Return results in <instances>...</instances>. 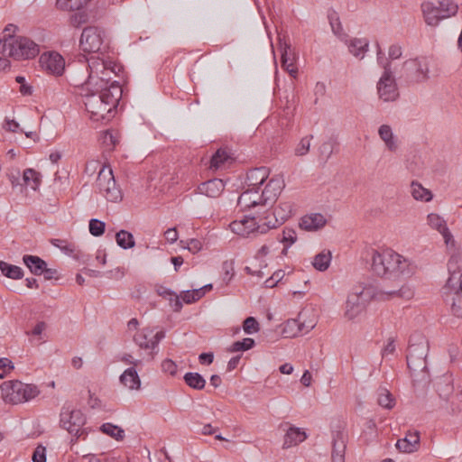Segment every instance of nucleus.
I'll list each match as a JSON object with an SVG mask.
<instances>
[{"mask_svg": "<svg viewBox=\"0 0 462 462\" xmlns=\"http://www.w3.org/2000/svg\"><path fill=\"white\" fill-rule=\"evenodd\" d=\"M413 291L409 286H402L399 290H388L385 286L380 289L372 284L359 283L355 285L347 296L345 317L348 319H356L372 300H389L392 299H411Z\"/></svg>", "mask_w": 462, "mask_h": 462, "instance_id": "1", "label": "nucleus"}, {"mask_svg": "<svg viewBox=\"0 0 462 462\" xmlns=\"http://www.w3.org/2000/svg\"><path fill=\"white\" fill-rule=\"evenodd\" d=\"M371 262L373 273L396 282L397 290L402 279L411 276L416 270L414 263L392 249L373 250Z\"/></svg>", "mask_w": 462, "mask_h": 462, "instance_id": "2", "label": "nucleus"}, {"mask_svg": "<svg viewBox=\"0 0 462 462\" xmlns=\"http://www.w3.org/2000/svg\"><path fill=\"white\" fill-rule=\"evenodd\" d=\"M80 95L84 97V105L91 119L95 122H108L116 114L122 88L120 86H115L112 89L106 90H87L83 82Z\"/></svg>", "mask_w": 462, "mask_h": 462, "instance_id": "3", "label": "nucleus"}, {"mask_svg": "<svg viewBox=\"0 0 462 462\" xmlns=\"http://www.w3.org/2000/svg\"><path fill=\"white\" fill-rule=\"evenodd\" d=\"M90 56L87 60L88 77L85 79L87 90H106L120 86L118 81L112 79V75L120 72L119 65L112 60H105V56Z\"/></svg>", "mask_w": 462, "mask_h": 462, "instance_id": "4", "label": "nucleus"}, {"mask_svg": "<svg viewBox=\"0 0 462 462\" xmlns=\"http://www.w3.org/2000/svg\"><path fill=\"white\" fill-rule=\"evenodd\" d=\"M429 349L428 339L420 332H414L411 336L406 361L414 383H428L430 381L426 361Z\"/></svg>", "mask_w": 462, "mask_h": 462, "instance_id": "5", "label": "nucleus"}, {"mask_svg": "<svg viewBox=\"0 0 462 462\" xmlns=\"http://www.w3.org/2000/svg\"><path fill=\"white\" fill-rule=\"evenodd\" d=\"M0 53L12 57L16 60H31L39 53V45L30 38L20 36L10 37L9 40L1 41Z\"/></svg>", "mask_w": 462, "mask_h": 462, "instance_id": "6", "label": "nucleus"}, {"mask_svg": "<svg viewBox=\"0 0 462 462\" xmlns=\"http://www.w3.org/2000/svg\"><path fill=\"white\" fill-rule=\"evenodd\" d=\"M377 60L383 69V73L377 82L378 96L383 101L396 100L399 96V92L397 83L395 82L391 70V63L383 62L382 59L383 52L379 44H377Z\"/></svg>", "mask_w": 462, "mask_h": 462, "instance_id": "7", "label": "nucleus"}, {"mask_svg": "<svg viewBox=\"0 0 462 462\" xmlns=\"http://www.w3.org/2000/svg\"><path fill=\"white\" fill-rule=\"evenodd\" d=\"M96 185L98 188L100 194H102L107 201L114 203L121 201L123 198L121 189L117 186L113 175V171L110 167H101L98 171Z\"/></svg>", "mask_w": 462, "mask_h": 462, "instance_id": "8", "label": "nucleus"}, {"mask_svg": "<svg viewBox=\"0 0 462 462\" xmlns=\"http://www.w3.org/2000/svg\"><path fill=\"white\" fill-rule=\"evenodd\" d=\"M86 423V418L78 409H70L69 406H63L60 412V425L67 431L79 439L84 433L82 428Z\"/></svg>", "mask_w": 462, "mask_h": 462, "instance_id": "9", "label": "nucleus"}, {"mask_svg": "<svg viewBox=\"0 0 462 462\" xmlns=\"http://www.w3.org/2000/svg\"><path fill=\"white\" fill-rule=\"evenodd\" d=\"M403 70L408 81L416 83L425 81L430 78V60L424 56L406 60L403 63Z\"/></svg>", "mask_w": 462, "mask_h": 462, "instance_id": "10", "label": "nucleus"}, {"mask_svg": "<svg viewBox=\"0 0 462 462\" xmlns=\"http://www.w3.org/2000/svg\"><path fill=\"white\" fill-rule=\"evenodd\" d=\"M79 46L85 52H101L104 46V30L95 26L84 28Z\"/></svg>", "mask_w": 462, "mask_h": 462, "instance_id": "11", "label": "nucleus"}, {"mask_svg": "<svg viewBox=\"0 0 462 462\" xmlns=\"http://www.w3.org/2000/svg\"><path fill=\"white\" fill-rule=\"evenodd\" d=\"M258 226L259 224L255 220V217H245L242 220H236L229 224L230 230L242 237H248L252 234H260Z\"/></svg>", "mask_w": 462, "mask_h": 462, "instance_id": "12", "label": "nucleus"}, {"mask_svg": "<svg viewBox=\"0 0 462 462\" xmlns=\"http://www.w3.org/2000/svg\"><path fill=\"white\" fill-rule=\"evenodd\" d=\"M284 187V180L282 178H272L266 183L261 195L262 205H272L276 201L282 189Z\"/></svg>", "mask_w": 462, "mask_h": 462, "instance_id": "13", "label": "nucleus"}, {"mask_svg": "<svg viewBox=\"0 0 462 462\" xmlns=\"http://www.w3.org/2000/svg\"><path fill=\"white\" fill-rule=\"evenodd\" d=\"M347 434L343 429L336 430L333 432L332 462H345Z\"/></svg>", "mask_w": 462, "mask_h": 462, "instance_id": "14", "label": "nucleus"}, {"mask_svg": "<svg viewBox=\"0 0 462 462\" xmlns=\"http://www.w3.org/2000/svg\"><path fill=\"white\" fill-rule=\"evenodd\" d=\"M39 62L42 69L55 75H60L64 71V59L56 52L41 55Z\"/></svg>", "mask_w": 462, "mask_h": 462, "instance_id": "15", "label": "nucleus"}, {"mask_svg": "<svg viewBox=\"0 0 462 462\" xmlns=\"http://www.w3.org/2000/svg\"><path fill=\"white\" fill-rule=\"evenodd\" d=\"M420 445V436L419 431H409L406 436L398 439L397 450L404 453H413L418 450Z\"/></svg>", "mask_w": 462, "mask_h": 462, "instance_id": "16", "label": "nucleus"}, {"mask_svg": "<svg viewBox=\"0 0 462 462\" xmlns=\"http://www.w3.org/2000/svg\"><path fill=\"white\" fill-rule=\"evenodd\" d=\"M422 14L426 23L430 26H437L439 22L447 19L442 17L443 13L440 11L438 5H435L432 2H424L420 5Z\"/></svg>", "mask_w": 462, "mask_h": 462, "instance_id": "17", "label": "nucleus"}, {"mask_svg": "<svg viewBox=\"0 0 462 462\" xmlns=\"http://www.w3.org/2000/svg\"><path fill=\"white\" fill-rule=\"evenodd\" d=\"M238 205L242 210L263 205L259 190L246 187L245 190L238 197Z\"/></svg>", "mask_w": 462, "mask_h": 462, "instance_id": "18", "label": "nucleus"}, {"mask_svg": "<svg viewBox=\"0 0 462 462\" xmlns=\"http://www.w3.org/2000/svg\"><path fill=\"white\" fill-rule=\"evenodd\" d=\"M269 177V170L265 167L254 168L249 170L246 173L245 185L255 189H260Z\"/></svg>", "mask_w": 462, "mask_h": 462, "instance_id": "19", "label": "nucleus"}, {"mask_svg": "<svg viewBox=\"0 0 462 462\" xmlns=\"http://www.w3.org/2000/svg\"><path fill=\"white\" fill-rule=\"evenodd\" d=\"M326 224V219L320 213H312L301 217L300 226L302 230L306 231H316Z\"/></svg>", "mask_w": 462, "mask_h": 462, "instance_id": "20", "label": "nucleus"}, {"mask_svg": "<svg viewBox=\"0 0 462 462\" xmlns=\"http://www.w3.org/2000/svg\"><path fill=\"white\" fill-rule=\"evenodd\" d=\"M281 61L282 68L289 72V74L295 78L298 70L295 68L294 60H295V53L291 51V45L284 43L281 46Z\"/></svg>", "mask_w": 462, "mask_h": 462, "instance_id": "21", "label": "nucleus"}, {"mask_svg": "<svg viewBox=\"0 0 462 462\" xmlns=\"http://www.w3.org/2000/svg\"><path fill=\"white\" fill-rule=\"evenodd\" d=\"M155 291L160 296L169 301L173 311L180 312L182 310L183 303L180 300V295L174 291L167 289L163 285H156Z\"/></svg>", "mask_w": 462, "mask_h": 462, "instance_id": "22", "label": "nucleus"}, {"mask_svg": "<svg viewBox=\"0 0 462 462\" xmlns=\"http://www.w3.org/2000/svg\"><path fill=\"white\" fill-rule=\"evenodd\" d=\"M225 185L221 179H212L201 183L199 187V192L207 197L217 198L222 194Z\"/></svg>", "mask_w": 462, "mask_h": 462, "instance_id": "23", "label": "nucleus"}, {"mask_svg": "<svg viewBox=\"0 0 462 462\" xmlns=\"http://www.w3.org/2000/svg\"><path fill=\"white\" fill-rule=\"evenodd\" d=\"M119 381L125 387L129 390H139L141 388V379L134 368L131 366L126 369L123 374L119 377Z\"/></svg>", "mask_w": 462, "mask_h": 462, "instance_id": "24", "label": "nucleus"}, {"mask_svg": "<svg viewBox=\"0 0 462 462\" xmlns=\"http://www.w3.org/2000/svg\"><path fill=\"white\" fill-rule=\"evenodd\" d=\"M378 134L390 152H396L398 150V140L393 134L391 125H381L378 129Z\"/></svg>", "mask_w": 462, "mask_h": 462, "instance_id": "25", "label": "nucleus"}, {"mask_svg": "<svg viewBox=\"0 0 462 462\" xmlns=\"http://www.w3.org/2000/svg\"><path fill=\"white\" fill-rule=\"evenodd\" d=\"M233 161V158L230 156V153L226 149L221 148L216 151L210 160L209 168L213 170H217L225 167L226 165H229Z\"/></svg>", "mask_w": 462, "mask_h": 462, "instance_id": "26", "label": "nucleus"}, {"mask_svg": "<svg viewBox=\"0 0 462 462\" xmlns=\"http://www.w3.org/2000/svg\"><path fill=\"white\" fill-rule=\"evenodd\" d=\"M306 438V433L301 431L300 428L290 427L284 437L283 448H289L302 443Z\"/></svg>", "mask_w": 462, "mask_h": 462, "instance_id": "27", "label": "nucleus"}, {"mask_svg": "<svg viewBox=\"0 0 462 462\" xmlns=\"http://www.w3.org/2000/svg\"><path fill=\"white\" fill-rule=\"evenodd\" d=\"M23 263L34 275H42L47 266L45 260L35 255H23Z\"/></svg>", "mask_w": 462, "mask_h": 462, "instance_id": "28", "label": "nucleus"}, {"mask_svg": "<svg viewBox=\"0 0 462 462\" xmlns=\"http://www.w3.org/2000/svg\"><path fill=\"white\" fill-rule=\"evenodd\" d=\"M211 288L212 284H206L197 290L184 291L180 295V300L187 304L196 302L205 295L206 291L211 290Z\"/></svg>", "mask_w": 462, "mask_h": 462, "instance_id": "29", "label": "nucleus"}, {"mask_svg": "<svg viewBox=\"0 0 462 462\" xmlns=\"http://www.w3.org/2000/svg\"><path fill=\"white\" fill-rule=\"evenodd\" d=\"M258 224L260 234H264L270 229L278 228V226L282 225L274 211L272 213H267L264 217L260 218Z\"/></svg>", "mask_w": 462, "mask_h": 462, "instance_id": "30", "label": "nucleus"}, {"mask_svg": "<svg viewBox=\"0 0 462 462\" xmlns=\"http://www.w3.org/2000/svg\"><path fill=\"white\" fill-rule=\"evenodd\" d=\"M369 42L365 38H354L348 45L349 52L363 59L368 50Z\"/></svg>", "mask_w": 462, "mask_h": 462, "instance_id": "31", "label": "nucleus"}, {"mask_svg": "<svg viewBox=\"0 0 462 462\" xmlns=\"http://www.w3.org/2000/svg\"><path fill=\"white\" fill-rule=\"evenodd\" d=\"M51 243L55 247L62 250L65 254L76 259L80 258V250H79L75 245L69 244V242L63 239H52Z\"/></svg>", "mask_w": 462, "mask_h": 462, "instance_id": "32", "label": "nucleus"}, {"mask_svg": "<svg viewBox=\"0 0 462 462\" xmlns=\"http://www.w3.org/2000/svg\"><path fill=\"white\" fill-rule=\"evenodd\" d=\"M328 19L334 34L339 37L341 41H345L346 34L344 33L342 23L337 12L335 10L328 11Z\"/></svg>", "mask_w": 462, "mask_h": 462, "instance_id": "33", "label": "nucleus"}, {"mask_svg": "<svg viewBox=\"0 0 462 462\" xmlns=\"http://www.w3.org/2000/svg\"><path fill=\"white\" fill-rule=\"evenodd\" d=\"M331 259L332 255L330 251L323 250L313 258L312 265L319 272H325V270L328 268Z\"/></svg>", "mask_w": 462, "mask_h": 462, "instance_id": "34", "label": "nucleus"}, {"mask_svg": "<svg viewBox=\"0 0 462 462\" xmlns=\"http://www.w3.org/2000/svg\"><path fill=\"white\" fill-rule=\"evenodd\" d=\"M411 195L415 199H420V201L430 202L432 199V194L430 189L422 187L421 184L413 180L411 185Z\"/></svg>", "mask_w": 462, "mask_h": 462, "instance_id": "35", "label": "nucleus"}, {"mask_svg": "<svg viewBox=\"0 0 462 462\" xmlns=\"http://www.w3.org/2000/svg\"><path fill=\"white\" fill-rule=\"evenodd\" d=\"M183 380L189 386V388L195 390H202L206 385V380L199 373H186L183 376Z\"/></svg>", "mask_w": 462, "mask_h": 462, "instance_id": "36", "label": "nucleus"}, {"mask_svg": "<svg viewBox=\"0 0 462 462\" xmlns=\"http://www.w3.org/2000/svg\"><path fill=\"white\" fill-rule=\"evenodd\" d=\"M0 272L12 279H21L24 273L20 266L9 264L8 263L0 261Z\"/></svg>", "mask_w": 462, "mask_h": 462, "instance_id": "37", "label": "nucleus"}, {"mask_svg": "<svg viewBox=\"0 0 462 462\" xmlns=\"http://www.w3.org/2000/svg\"><path fill=\"white\" fill-rule=\"evenodd\" d=\"M116 239L119 247L129 249L134 247V237L127 230H119L116 235Z\"/></svg>", "mask_w": 462, "mask_h": 462, "instance_id": "38", "label": "nucleus"}, {"mask_svg": "<svg viewBox=\"0 0 462 462\" xmlns=\"http://www.w3.org/2000/svg\"><path fill=\"white\" fill-rule=\"evenodd\" d=\"M100 429L104 434L116 439L117 441H122L125 437V430L112 423H104Z\"/></svg>", "mask_w": 462, "mask_h": 462, "instance_id": "39", "label": "nucleus"}, {"mask_svg": "<svg viewBox=\"0 0 462 462\" xmlns=\"http://www.w3.org/2000/svg\"><path fill=\"white\" fill-rule=\"evenodd\" d=\"M437 5L443 13L442 17L449 18L454 16L458 10L457 4L454 0H438Z\"/></svg>", "mask_w": 462, "mask_h": 462, "instance_id": "40", "label": "nucleus"}, {"mask_svg": "<svg viewBox=\"0 0 462 462\" xmlns=\"http://www.w3.org/2000/svg\"><path fill=\"white\" fill-rule=\"evenodd\" d=\"M23 182L27 186H31L32 189H37L41 183V175L39 171L33 169H26L23 171Z\"/></svg>", "mask_w": 462, "mask_h": 462, "instance_id": "41", "label": "nucleus"}, {"mask_svg": "<svg viewBox=\"0 0 462 462\" xmlns=\"http://www.w3.org/2000/svg\"><path fill=\"white\" fill-rule=\"evenodd\" d=\"M254 346H255V340L252 337H245L242 340H237L236 342L233 343L228 348V352H245Z\"/></svg>", "mask_w": 462, "mask_h": 462, "instance_id": "42", "label": "nucleus"}, {"mask_svg": "<svg viewBox=\"0 0 462 462\" xmlns=\"http://www.w3.org/2000/svg\"><path fill=\"white\" fill-rule=\"evenodd\" d=\"M23 392L24 383L18 381L11 382L10 392L7 393L6 400L14 403L23 402V401H15L14 399L17 397H22Z\"/></svg>", "mask_w": 462, "mask_h": 462, "instance_id": "43", "label": "nucleus"}, {"mask_svg": "<svg viewBox=\"0 0 462 462\" xmlns=\"http://www.w3.org/2000/svg\"><path fill=\"white\" fill-rule=\"evenodd\" d=\"M336 144L337 142L333 138H329L322 143L319 147V157L324 161V162H328V160L332 156Z\"/></svg>", "mask_w": 462, "mask_h": 462, "instance_id": "44", "label": "nucleus"}, {"mask_svg": "<svg viewBox=\"0 0 462 462\" xmlns=\"http://www.w3.org/2000/svg\"><path fill=\"white\" fill-rule=\"evenodd\" d=\"M312 140V134L303 136L294 149V155L298 157L305 156L310 151Z\"/></svg>", "mask_w": 462, "mask_h": 462, "instance_id": "45", "label": "nucleus"}, {"mask_svg": "<svg viewBox=\"0 0 462 462\" xmlns=\"http://www.w3.org/2000/svg\"><path fill=\"white\" fill-rule=\"evenodd\" d=\"M428 224L430 228L441 233L447 226V221L438 213H430L427 217Z\"/></svg>", "mask_w": 462, "mask_h": 462, "instance_id": "46", "label": "nucleus"}, {"mask_svg": "<svg viewBox=\"0 0 462 462\" xmlns=\"http://www.w3.org/2000/svg\"><path fill=\"white\" fill-rule=\"evenodd\" d=\"M276 240L284 244L285 246L282 250V254H286L288 247L294 245L297 240L296 232L294 229L285 228L282 231V238L278 237Z\"/></svg>", "mask_w": 462, "mask_h": 462, "instance_id": "47", "label": "nucleus"}, {"mask_svg": "<svg viewBox=\"0 0 462 462\" xmlns=\"http://www.w3.org/2000/svg\"><path fill=\"white\" fill-rule=\"evenodd\" d=\"M274 212L280 223L282 224L291 217L292 213V204L290 202H282L275 208Z\"/></svg>", "mask_w": 462, "mask_h": 462, "instance_id": "48", "label": "nucleus"}, {"mask_svg": "<svg viewBox=\"0 0 462 462\" xmlns=\"http://www.w3.org/2000/svg\"><path fill=\"white\" fill-rule=\"evenodd\" d=\"M151 331H146V329H143L140 332H137L136 335L134 336V341L135 344L143 349H150L151 351V338H149Z\"/></svg>", "mask_w": 462, "mask_h": 462, "instance_id": "49", "label": "nucleus"}, {"mask_svg": "<svg viewBox=\"0 0 462 462\" xmlns=\"http://www.w3.org/2000/svg\"><path fill=\"white\" fill-rule=\"evenodd\" d=\"M297 327L298 330L297 332H294L291 337H295L298 332L303 333L308 332L311 330L315 327V323L312 321H310L309 323H306L305 321H300L297 319H292L291 321L287 322V327Z\"/></svg>", "mask_w": 462, "mask_h": 462, "instance_id": "50", "label": "nucleus"}, {"mask_svg": "<svg viewBox=\"0 0 462 462\" xmlns=\"http://www.w3.org/2000/svg\"><path fill=\"white\" fill-rule=\"evenodd\" d=\"M165 337V332L163 330H160L155 333L151 339V352H150V359L152 360L154 356L159 352V345L162 338Z\"/></svg>", "mask_w": 462, "mask_h": 462, "instance_id": "51", "label": "nucleus"}, {"mask_svg": "<svg viewBox=\"0 0 462 462\" xmlns=\"http://www.w3.org/2000/svg\"><path fill=\"white\" fill-rule=\"evenodd\" d=\"M38 394H39L38 388L36 386H34V384L24 383L23 396L17 397L14 400L15 401H23V402L29 401V400H32V399L35 398L36 396H38Z\"/></svg>", "mask_w": 462, "mask_h": 462, "instance_id": "52", "label": "nucleus"}, {"mask_svg": "<svg viewBox=\"0 0 462 462\" xmlns=\"http://www.w3.org/2000/svg\"><path fill=\"white\" fill-rule=\"evenodd\" d=\"M243 328L247 335H252L260 330V325L255 318L248 317L243 322Z\"/></svg>", "mask_w": 462, "mask_h": 462, "instance_id": "53", "label": "nucleus"}, {"mask_svg": "<svg viewBox=\"0 0 462 462\" xmlns=\"http://www.w3.org/2000/svg\"><path fill=\"white\" fill-rule=\"evenodd\" d=\"M105 223L104 221L98 220V219H91L89 221L88 225V230L89 232L95 236L96 237H98V236H101L105 232Z\"/></svg>", "mask_w": 462, "mask_h": 462, "instance_id": "54", "label": "nucleus"}, {"mask_svg": "<svg viewBox=\"0 0 462 462\" xmlns=\"http://www.w3.org/2000/svg\"><path fill=\"white\" fill-rule=\"evenodd\" d=\"M378 403L381 407L383 408H393L394 406V400L392 396V393L387 390H383L378 397Z\"/></svg>", "mask_w": 462, "mask_h": 462, "instance_id": "55", "label": "nucleus"}, {"mask_svg": "<svg viewBox=\"0 0 462 462\" xmlns=\"http://www.w3.org/2000/svg\"><path fill=\"white\" fill-rule=\"evenodd\" d=\"M451 310L456 317L462 318V293L460 291H456L453 294Z\"/></svg>", "mask_w": 462, "mask_h": 462, "instance_id": "56", "label": "nucleus"}, {"mask_svg": "<svg viewBox=\"0 0 462 462\" xmlns=\"http://www.w3.org/2000/svg\"><path fill=\"white\" fill-rule=\"evenodd\" d=\"M14 369V365L8 357L0 358V379L5 378L9 372Z\"/></svg>", "mask_w": 462, "mask_h": 462, "instance_id": "57", "label": "nucleus"}, {"mask_svg": "<svg viewBox=\"0 0 462 462\" xmlns=\"http://www.w3.org/2000/svg\"><path fill=\"white\" fill-rule=\"evenodd\" d=\"M440 234L445 240L446 246L448 249L454 250L456 248V241L454 239L453 234L448 228V226L444 227Z\"/></svg>", "mask_w": 462, "mask_h": 462, "instance_id": "58", "label": "nucleus"}, {"mask_svg": "<svg viewBox=\"0 0 462 462\" xmlns=\"http://www.w3.org/2000/svg\"><path fill=\"white\" fill-rule=\"evenodd\" d=\"M440 234L445 240L446 246L448 249L454 250L456 248V241L454 239L453 234L448 228V226L444 227Z\"/></svg>", "mask_w": 462, "mask_h": 462, "instance_id": "59", "label": "nucleus"}, {"mask_svg": "<svg viewBox=\"0 0 462 462\" xmlns=\"http://www.w3.org/2000/svg\"><path fill=\"white\" fill-rule=\"evenodd\" d=\"M15 81L21 85L19 90L23 96H32V86L26 84L24 77L17 76Z\"/></svg>", "mask_w": 462, "mask_h": 462, "instance_id": "60", "label": "nucleus"}, {"mask_svg": "<svg viewBox=\"0 0 462 462\" xmlns=\"http://www.w3.org/2000/svg\"><path fill=\"white\" fill-rule=\"evenodd\" d=\"M88 19V15L85 12H78L70 16V24L75 27H79Z\"/></svg>", "mask_w": 462, "mask_h": 462, "instance_id": "61", "label": "nucleus"}, {"mask_svg": "<svg viewBox=\"0 0 462 462\" xmlns=\"http://www.w3.org/2000/svg\"><path fill=\"white\" fill-rule=\"evenodd\" d=\"M33 462H46V448L39 445L32 453Z\"/></svg>", "mask_w": 462, "mask_h": 462, "instance_id": "62", "label": "nucleus"}, {"mask_svg": "<svg viewBox=\"0 0 462 462\" xmlns=\"http://www.w3.org/2000/svg\"><path fill=\"white\" fill-rule=\"evenodd\" d=\"M182 247L187 248L191 254H195L201 250L202 244L199 239H189L186 242V245H182Z\"/></svg>", "mask_w": 462, "mask_h": 462, "instance_id": "63", "label": "nucleus"}, {"mask_svg": "<svg viewBox=\"0 0 462 462\" xmlns=\"http://www.w3.org/2000/svg\"><path fill=\"white\" fill-rule=\"evenodd\" d=\"M162 370L171 375H175L177 373V365L170 359H166L162 363Z\"/></svg>", "mask_w": 462, "mask_h": 462, "instance_id": "64", "label": "nucleus"}]
</instances>
